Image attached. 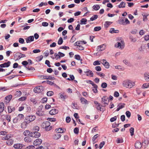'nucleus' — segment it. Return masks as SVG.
<instances>
[{
	"instance_id": "f257e3e1",
	"label": "nucleus",
	"mask_w": 149,
	"mask_h": 149,
	"mask_svg": "<svg viewBox=\"0 0 149 149\" xmlns=\"http://www.w3.org/2000/svg\"><path fill=\"white\" fill-rule=\"evenodd\" d=\"M123 84L127 88H131L134 85L135 83L130 80H126L123 82Z\"/></svg>"
},
{
	"instance_id": "f03ea898",
	"label": "nucleus",
	"mask_w": 149,
	"mask_h": 149,
	"mask_svg": "<svg viewBox=\"0 0 149 149\" xmlns=\"http://www.w3.org/2000/svg\"><path fill=\"white\" fill-rule=\"evenodd\" d=\"M43 107L42 105L40 106L37 109L36 114L38 116H41L45 115L44 112L42 110Z\"/></svg>"
},
{
	"instance_id": "7ed1b4c3",
	"label": "nucleus",
	"mask_w": 149,
	"mask_h": 149,
	"mask_svg": "<svg viewBox=\"0 0 149 149\" xmlns=\"http://www.w3.org/2000/svg\"><path fill=\"white\" fill-rule=\"evenodd\" d=\"M36 118V116L34 115L28 116H26L25 120L27 121V122L30 123L34 121Z\"/></svg>"
},
{
	"instance_id": "20e7f679",
	"label": "nucleus",
	"mask_w": 149,
	"mask_h": 149,
	"mask_svg": "<svg viewBox=\"0 0 149 149\" xmlns=\"http://www.w3.org/2000/svg\"><path fill=\"white\" fill-rule=\"evenodd\" d=\"M115 47L122 49L124 47V43L123 41H121V42H117L115 45Z\"/></svg>"
},
{
	"instance_id": "39448f33",
	"label": "nucleus",
	"mask_w": 149,
	"mask_h": 149,
	"mask_svg": "<svg viewBox=\"0 0 149 149\" xmlns=\"http://www.w3.org/2000/svg\"><path fill=\"white\" fill-rule=\"evenodd\" d=\"M109 102L108 97L107 96H103L102 98V103L104 104V106H105L106 105L108 104Z\"/></svg>"
},
{
	"instance_id": "423d86ee",
	"label": "nucleus",
	"mask_w": 149,
	"mask_h": 149,
	"mask_svg": "<svg viewBox=\"0 0 149 149\" xmlns=\"http://www.w3.org/2000/svg\"><path fill=\"white\" fill-rule=\"evenodd\" d=\"M106 47L105 44L97 46V50L98 52L103 51L105 49Z\"/></svg>"
},
{
	"instance_id": "0eeeda50",
	"label": "nucleus",
	"mask_w": 149,
	"mask_h": 149,
	"mask_svg": "<svg viewBox=\"0 0 149 149\" xmlns=\"http://www.w3.org/2000/svg\"><path fill=\"white\" fill-rule=\"evenodd\" d=\"M33 90L36 93H40L43 91L42 87V86H39L36 87L34 88Z\"/></svg>"
},
{
	"instance_id": "6e6552de",
	"label": "nucleus",
	"mask_w": 149,
	"mask_h": 149,
	"mask_svg": "<svg viewBox=\"0 0 149 149\" xmlns=\"http://www.w3.org/2000/svg\"><path fill=\"white\" fill-rule=\"evenodd\" d=\"M31 136L35 138H38L40 136V133L38 132L34 131L31 133Z\"/></svg>"
},
{
	"instance_id": "1a4fd4ad",
	"label": "nucleus",
	"mask_w": 149,
	"mask_h": 149,
	"mask_svg": "<svg viewBox=\"0 0 149 149\" xmlns=\"http://www.w3.org/2000/svg\"><path fill=\"white\" fill-rule=\"evenodd\" d=\"M42 142V141L41 139H38L34 141L33 144L35 146H37L41 144Z\"/></svg>"
},
{
	"instance_id": "9d476101",
	"label": "nucleus",
	"mask_w": 149,
	"mask_h": 149,
	"mask_svg": "<svg viewBox=\"0 0 149 149\" xmlns=\"http://www.w3.org/2000/svg\"><path fill=\"white\" fill-rule=\"evenodd\" d=\"M101 63L104 66L105 68H108L109 67V64L107 61L104 59H103L102 60Z\"/></svg>"
},
{
	"instance_id": "9b49d317",
	"label": "nucleus",
	"mask_w": 149,
	"mask_h": 149,
	"mask_svg": "<svg viewBox=\"0 0 149 149\" xmlns=\"http://www.w3.org/2000/svg\"><path fill=\"white\" fill-rule=\"evenodd\" d=\"M11 62L10 61L7 63H5L0 65V66L1 68L8 67L10 66Z\"/></svg>"
},
{
	"instance_id": "f8f14e48",
	"label": "nucleus",
	"mask_w": 149,
	"mask_h": 149,
	"mask_svg": "<svg viewBox=\"0 0 149 149\" xmlns=\"http://www.w3.org/2000/svg\"><path fill=\"white\" fill-rule=\"evenodd\" d=\"M134 145L136 148V149H140L142 146L141 143L139 141H136Z\"/></svg>"
},
{
	"instance_id": "ddd939ff",
	"label": "nucleus",
	"mask_w": 149,
	"mask_h": 149,
	"mask_svg": "<svg viewBox=\"0 0 149 149\" xmlns=\"http://www.w3.org/2000/svg\"><path fill=\"white\" fill-rule=\"evenodd\" d=\"M86 43V42L84 41H77L74 43L75 46H79L81 45L84 44H85Z\"/></svg>"
},
{
	"instance_id": "4468645a",
	"label": "nucleus",
	"mask_w": 149,
	"mask_h": 149,
	"mask_svg": "<svg viewBox=\"0 0 149 149\" xmlns=\"http://www.w3.org/2000/svg\"><path fill=\"white\" fill-rule=\"evenodd\" d=\"M34 39V36H31L28 37L26 39V40L27 43H30L31 42L33 41Z\"/></svg>"
},
{
	"instance_id": "2eb2a0df",
	"label": "nucleus",
	"mask_w": 149,
	"mask_h": 149,
	"mask_svg": "<svg viewBox=\"0 0 149 149\" xmlns=\"http://www.w3.org/2000/svg\"><path fill=\"white\" fill-rule=\"evenodd\" d=\"M58 111L56 109H53L49 112V114L51 115H54L58 113Z\"/></svg>"
},
{
	"instance_id": "dca6fc26",
	"label": "nucleus",
	"mask_w": 149,
	"mask_h": 149,
	"mask_svg": "<svg viewBox=\"0 0 149 149\" xmlns=\"http://www.w3.org/2000/svg\"><path fill=\"white\" fill-rule=\"evenodd\" d=\"M29 123L27 122L26 120L25 121L23 122L21 124V127L22 128H25L28 126L29 124Z\"/></svg>"
},
{
	"instance_id": "f3484780",
	"label": "nucleus",
	"mask_w": 149,
	"mask_h": 149,
	"mask_svg": "<svg viewBox=\"0 0 149 149\" xmlns=\"http://www.w3.org/2000/svg\"><path fill=\"white\" fill-rule=\"evenodd\" d=\"M8 112L9 113H10L14 112L15 110L14 107L12 106H9L8 107Z\"/></svg>"
},
{
	"instance_id": "a211bd4d",
	"label": "nucleus",
	"mask_w": 149,
	"mask_h": 149,
	"mask_svg": "<svg viewBox=\"0 0 149 149\" xmlns=\"http://www.w3.org/2000/svg\"><path fill=\"white\" fill-rule=\"evenodd\" d=\"M50 123L49 122L46 121L42 123V126L43 128L45 129V127H47L49 126H50Z\"/></svg>"
},
{
	"instance_id": "6ab92c4d",
	"label": "nucleus",
	"mask_w": 149,
	"mask_h": 149,
	"mask_svg": "<svg viewBox=\"0 0 149 149\" xmlns=\"http://www.w3.org/2000/svg\"><path fill=\"white\" fill-rule=\"evenodd\" d=\"M22 144L20 143L16 144L14 145L13 147L17 149H21L23 147Z\"/></svg>"
},
{
	"instance_id": "aec40b11",
	"label": "nucleus",
	"mask_w": 149,
	"mask_h": 149,
	"mask_svg": "<svg viewBox=\"0 0 149 149\" xmlns=\"http://www.w3.org/2000/svg\"><path fill=\"white\" fill-rule=\"evenodd\" d=\"M66 130L65 129L62 128H59L58 129H56L55 131L56 132L58 133H63Z\"/></svg>"
},
{
	"instance_id": "412c9836",
	"label": "nucleus",
	"mask_w": 149,
	"mask_h": 149,
	"mask_svg": "<svg viewBox=\"0 0 149 149\" xmlns=\"http://www.w3.org/2000/svg\"><path fill=\"white\" fill-rule=\"evenodd\" d=\"M11 136L10 134H8L6 136H1V139L3 140H8L10 138Z\"/></svg>"
},
{
	"instance_id": "4be33fe9",
	"label": "nucleus",
	"mask_w": 149,
	"mask_h": 149,
	"mask_svg": "<svg viewBox=\"0 0 149 149\" xmlns=\"http://www.w3.org/2000/svg\"><path fill=\"white\" fill-rule=\"evenodd\" d=\"M13 143V140L12 139H9L6 142V144L8 146H10L12 145Z\"/></svg>"
},
{
	"instance_id": "5701e85b",
	"label": "nucleus",
	"mask_w": 149,
	"mask_h": 149,
	"mask_svg": "<svg viewBox=\"0 0 149 149\" xmlns=\"http://www.w3.org/2000/svg\"><path fill=\"white\" fill-rule=\"evenodd\" d=\"M112 22L109 21H106L105 22L104 26L105 28H107L108 27L112 24Z\"/></svg>"
},
{
	"instance_id": "b1692460",
	"label": "nucleus",
	"mask_w": 149,
	"mask_h": 149,
	"mask_svg": "<svg viewBox=\"0 0 149 149\" xmlns=\"http://www.w3.org/2000/svg\"><path fill=\"white\" fill-rule=\"evenodd\" d=\"M81 102L82 104H88V102L85 98L83 97H81L80 99Z\"/></svg>"
},
{
	"instance_id": "393cba45",
	"label": "nucleus",
	"mask_w": 149,
	"mask_h": 149,
	"mask_svg": "<svg viewBox=\"0 0 149 149\" xmlns=\"http://www.w3.org/2000/svg\"><path fill=\"white\" fill-rule=\"evenodd\" d=\"M61 135L59 133H56L53 136V137L55 139L57 140L59 139L61 136Z\"/></svg>"
},
{
	"instance_id": "a878e982",
	"label": "nucleus",
	"mask_w": 149,
	"mask_h": 149,
	"mask_svg": "<svg viewBox=\"0 0 149 149\" xmlns=\"http://www.w3.org/2000/svg\"><path fill=\"white\" fill-rule=\"evenodd\" d=\"M4 103L1 102H0V113L2 112L4 109Z\"/></svg>"
},
{
	"instance_id": "bb28decb",
	"label": "nucleus",
	"mask_w": 149,
	"mask_h": 149,
	"mask_svg": "<svg viewBox=\"0 0 149 149\" xmlns=\"http://www.w3.org/2000/svg\"><path fill=\"white\" fill-rule=\"evenodd\" d=\"M144 77L146 81H149V73H145Z\"/></svg>"
},
{
	"instance_id": "cd10ccee",
	"label": "nucleus",
	"mask_w": 149,
	"mask_h": 149,
	"mask_svg": "<svg viewBox=\"0 0 149 149\" xmlns=\"http://www.w3.org/2000/svg\"><path fill=\"white\" fill-rule=\"evenodd\" d=\"M12 98V96L11 95H8L5 97L6 100V102L9 103Z\"/></svg>"
},
{
	"instance_id": "c85d7f7f",
	"label": "nucleus",
	"mask_w": 149,
	"mask_h": 149,
	"mask_svg": "<svg viewBox=\"0 0 149 149\" xmlns=\"http://www.w3.org/2000/svg\"><path fill=\"white\" fill-rule=\"evenodd\" d=\"M142 15L143 17V20L144 21H146L147 20L148 18H147V16H148V14L147 13H143L142 14Z\"/></svg>"
},
{
	"instance_id": "c756f323",
	"label": "nucleus",
	"mask_w": 149,
	"mask_h": 149,
	"mask_svg": "<svg viewBox=\"0 0 149 149\" xmlns=\"http://www.w3.org/2000/svg\"><path fill=\"white\" fill-rule=\"evenodd\" d=\"M85 72L86 73V75L87 76H90L91 77H93V73L91 71L88 70V71Z\"/></svg>"
},
{
	"instance_id": "7c9ffc66",
	"label": "nucleus",
	"mask_w": 149,
	"mask_h": 149,
	"mask_svg": "<svg viewBox=\"0 0 149 149\" xmlns=\"http://www.w3.org/2000/svg\"><path fill=\"white\" fill-rule=\"evenodd\" d=\"M87 21V19L84 18H82L80 20L81 24H86Z\"/></svg>"
},
{
	"instance_id": "2f4dec72",
	"label": "nucleus",
	"mask_w": 149,
	"mask_h": 149,
	"mask_svg": "<svg viewBox=\"0 0 149 149\" xmlns=\"http://www.w3.org/2000/svg\"><path fill=\"white\" fill-rule=\"evenodd\" d=\"M110 33H118L119 32L118 30H115L114 28H111L109 31Z\"/></svg>"
},
{
	"instance_id": "473e14b6",
	"label": "nucleus",
	"mask_w": 149,
	"mask_h": 149,
	"mask_svg": "<svg viewBox=\"0 0 149 149\" xmlns=\"http://www.w3.org/2000/svg\"><path fill=\"white\" fill-rule=\"evenodd\" d=\"M125 3L124 2H122L118 6V7L119 8H124L125 7Z\"/></svg>"
},
{
	"instance_id": "72a5a7b5",
	"label": "nucleus",
	"mask_w": 149,
	"mask_h": 149,
	"mask_svg": "<svg viewBox=\"0 0 149 149\" xmlns=\"http://www.w3.org/2000/svg\"><path fill=\"white\" fill-rule=\"evenodd\" d=\"M19 54L18 58H17L16 59V60H18L22 58L25 57H26V55L24 54H22L21 53H19Z\"/></svg>"
},
{
	"instance_id": "f704fd0d",
	"label": "nucleus",
	"mask_w": 149,
	"mask_h": 149,
	"mask_svg": "<svg viewBox=\"0 0 149 149\" xmlns=\"http://www.w3.org/2000/svg\"><path fill=\"white\" fill-rule=\"evenodd\" d=\"M119 24H120L123 25H125V20L124 18H122L119 21Z\"/></svg>"
},
{
	"instance_id": "c9c22d12",
	"label": "nucleus",
	"mask_w": 149,
	"mask_h": 149,
	"mask_svg": "<svg viewBox=\"0 0 149 149\" xmlns=\"http://www.w3.org/2000/svg\"><path fill=\"white\" fill-rule=\"evenodd\" d=\"M149 87V83H145L142 86L143 88H147Z\"/></svg>"
},
{
	"instance_id": "e433bc0d",
	"label": "nucleus",
	"mask_w": 149,
	"mask_h": 149,
	"mask_svg": "<svg viewBox=\"0 0 149 149\" xmlns=\"http://www.w3.org/2000/svg\"><path fill=\"white\" fill-rule=\"evenodd\" d=\"M116 142L117 143H121L123 142V139L118 138L116 140Z\"/></svg>"
},
{
	"instance_id": "4c0bfd02",
	"label": "nucleus",
	"mask_w": 149,
	"mask_h": 149,
	"mask_svg": "<svg viewBox=\"0 0 149 149\" xmlns=\"http://www.w3.org/2000/svg\"><path fill=\"white\" fill-rule=\"evenodd\" d=\"M100 8V6L98 5H94L93 6V8L95 10H98Z\"/></svg>"
},
{
	"instance_id": "58836bf2",
	"label": "nucleus",
	"mask_w": 149,
	"mask_h": 149,
	"mask_svg": "<svg viewBox=\"0 0 149 149\" xmlns=\"http://www.w3.org/2000/svg\"><path fill=\"white\" fill-rule=\"evenodd\" d=\"M17 118L18 119L21 120L24 118V116L22 114H19L17 116Z\"/></svg>"
},
{
	"instance_id": "ea45409f",
	"label": "nucleus",
	"mask_w": 149,
	"mask_h": 149,
	"mask_svg": "<svg viewBox=\"0 0 149 149\" xmlns=\"http://www.w3.org/2000/svg\"><path fill=\"white\" fill-rule=\"evenodd\" d=\"M72 107L74 109H78L77 108V105L76 103L74 102H72Z\"/></svg>"
},
{
	"instance_id": "a19ab883",
	"label": "nucleus",
	"mask_w": 149,
	"mask_h": 149,
	"mask_svg": "<svg viewBox=\"0 0 149 149\" xmlns=\"http://www.w3.org/2000/svg\"><path fill=\"white\" fill-rule=\"evenodd\" d=\"M97 18V15H94L90 18V20L91 21H93L96 19Z\"/></svg>"
},
{
	"instance_id": "79ce46f5",
	"label": "nucleus",
	"mask_w": 149,
	"mask_h": 149,
	"mask_svg": "<svg viewBox=\"0 0 149 149\" xmlns=\"http://www.w3.org/2000/svg\"><path fill=\"white\" fill-rule=\"evenodd\" d=\"M6 119L8 121V122H10L11 121V117L10 115H5Z\"/></svg>"
},
{
	"instance_id": "37998d69",
	"label": "nucleus",
	"mask_w": 149,
	"mask_h": 149,
	"mask_svg": "<svg viewBox=\"0 0 149 149\" xmlns=\"http://www.w3.org/2000/svg\"><path fill=\"white\" fill-rule=\"evenodd\" d=\"M134 129L133 127H131L130 129V131L131 136H132L134 135Z\"/></svg>"
},
{
	"instance_id": "c03bdc74",
	"label": "nucleus",
	"mask_w": 149,
	"mask_h": 149,
	"mask_svg": "<svg viewBox=\"0 0 149 149\" xmlns=\"http://www.w3.org/2000/svg\"><path fill=\"white\" fill-rule=\"evenodd\" d=\"M29 134L30 132L28 130H26L23 133L24 135L25 136H27L29 135Z\"/></svg>"
},
{
	"instance_id": "a18cd8bd",
	"label": "nucleus",
	"mask_w": 149,
	"mask_h": 149,
	"mask_svg": "<svg viewBox=\"0 0 149 149\" xmlns=\"http://www.w3.org/2000/svg\"><path fill=\"white\" fill-rule=\"evenodd\" d=\"M101 28L100 26H97L94 28V30L95 31H98L101 29Z\"/></svg>"
},
{
	"instance_id": "49530a36",
	"label": "nucleus",
	"mask_w": 149,
	"mask_h": 149,
	"mask_svg": "<svg viewBox=\"0 0 149 149\" xmlns=\"http://www.w3.org/2000/svg\"><path fill=\"white\" fill-rule=\"evenodd\" d=\"M63 42V40L62 38L61 37H60L58 41V45H61L62 44Z\"/></svg>"
},
{
	"instance_id": "de8ad7c7",
	"label": "nucleus",
	"mask_w": 149,
	"mask_h": 149,
	"mask_svg": "<svg viewBox=\"0 0 149 149\" xmlns=\"http://www.w3.org/2000/svg\"><path fill=\"white\" fill-rule=\"evenodd\" d=\"M105 143V142L104 141H103L101 142L99 146V148L100 149H101L102 148V147L103 146Z\"/></svg>"
},
{
	"instance_id": "09e8293b",
	"label": "nucleus",
	"mask_w": 149,
	"mask_h": 149,
	"mask_svg": "<svg viewBox=\"0 0 149 149\" xmlns=\"http://www.w3.org/2000/svg\"><path fill=\"white\" fill-rule=\"evenodd\" d=\"M125 104L124 103H120L118 105L119 107L121 109L125 107Z\"/></svg>"
},
{
	"instance_id": "8fccbe9b",
	"label": "nucleus",
	"mask_w": 149,
	"mask_h": 149,
	"mask_svg": "<svg viewBox=\"0 0 149 149\" xmlns=\"http://www.w3.org/2000/svg\"><path fill=\"white\" fill-rule=\"evenodd\" d=\"M26 97H20L18 99L19 101H24L26 100Z\"/></svg>"
},
{
	"instance_id": "3c124183",
	"label": "nucleus",
	"mask_w": 149,
	"mask_h": 149,
	"mask_svg": "<svg viewBox=\"0 0 149 149\" xmlns=\"http://www.w3.org/2000/svg\"><path fill=\"white\" fill-rule=\"evenodd\" d=\"M107 84L106 83H103L101 84V87L103 88H106L107 87Z\"/></svg>"
},
{
	"instance_id": "603ef678",
	"label": "nucleus",
	"mask_w": 149,
	"mask_h": 149,
	"mask_svg": "<svg viewBox=\"0 0 149 149\" xmlns=\"http://www.w3.org/2000/svg\"><path fill=\"white\" fill-rule=\"evenodd\" d=\"M125 114L126 116L128 118H129L131 116V113L129 111H127L126 113Z\"/></svg>"
},
{
	"instance_id": "864d4df0",
	"label": "nucleus",
	"mask_w": 149,
	"mask_h": 149,
	"mask_svg": "<svg viewBox=\"0 0 149 149\" xmlns=\"http://www.w3.org/2000/svg\"><path fill=\"white\" fill-rule=\"evenodd\" d=\"M74 132L76 134H78L79 132V128L77 127L75 128L74 130Z\"/></svg>"
},
{
	"instance_id": "5fc2aeb1",
	"label": "nucleus",
	"mask_w": 149,
	"mask_h": 149,
	"mask_svg": "<svg viewBox=\"0 0 149 149\" xmlns=\"http://www.w3.org/2000/svg\"><path fill=\"white\" fill-rule=\"evenodd\" d=\"M24 139L25 141L26 142H30L31 141V138L28 137H26Z\"/></svg>"
},
{
	"instance_id": "6e6d98bb",
	"label": "nucleus",
	"mask_w": 149,
	"mask_h": 149,
	"mask_svg": "<svg viewBox=\"0 0 149 149\" xmlns=\"http://www.w3.org/2000/svg\"><path fill=\"white\" fill-rule=\"evenodd\" d=\"M100 62L98 61H95L93 63V65H100Z\"/></svg>"
},
{
	"instance_id": "4d7b16f0",
	"label": "nucleus",
	"mask_w": 149,
	"mask_h": 149,
	"mask_svg": "<svg viewBox=\"0 0 149 149\" xmlns=\"http://www.w3.org/2000/svg\"><path fill=\"white\" fill-rule=\"evenodd\" d=\"M19 42L20 43L23 44L24 43V40L23 38H20L19 39Z\"/></svg>"
},
{
	"instance_id": "13d9d810",
	"label": "nucleus",
	"mask_w": 149,
	"mask_h": 149,
	"mask_svg": "<svg viewBox=\"0 0 149 149\" xmlns=\"http://www.w3.org/2000/svg\"><path fill=\"white\" fill-rule=\"evenodd\" d=\"M54 94V92L52 91H48L47 93V95L49 96H51Z\"/></svg>"
},
{
	"instance_id": "bf43d9fd",
	"label": "nucleus",
	"mask_w": 149,
	"mask_h": 149,
	"mask_svg": "<svg viewBox=\"0 0 149 149\" xmlns=\"http://www.w3.org/2000/svg\"><path fill=\"white\" fill-rule=\"evenodd\" d=\"M115 68L116 69L121 70H123V69L122 67L120 65L116 66L115 67Z\"/></svg>"
},
{
	"instance_id": "052dcab7",
	"label": "nucleus",
	"mask_w": 149,
	"mask_h": 149,
	"mask_svg": "<svg viewBox=\"0 0 149 149\" xmlns=\"http://www.w3.org/2000/svg\"><path fill=\"white\" fill-rule=\"evenodd\" d=\"M95 70L97 71H100L101 70V68L100 66H96L95 67Z\"/></svg>"
},
{
	"instance_id": "680f3d73",
	"label": "nucleus",
	"mask_w": 149,
	"mask_h": 149,
	"mask_svg": "<svg viewBox=\"0 0 149 149\" xmlns=\"http://www.w3.org/2000/svg\"><path fill=\"white\" fill-rule=\"evenodd\" d=\"M39 127L38 126H36L34 127L33 130L34 131L38 132L39 130Z\"/></svg>"
},
{
	"instance_id": "e2e57ef3",
	"label": "nucleus",
	"mask_w": 149,
	"mask_h": 149,
	"mask_svg": "<svg viewBox=\"0 0 149 149\" xmlns=\"http://www.w3.org/2000/svg\"><path fill=\"white\" fill-rule=\"evenodd\" d=\"M114 96L116 97H118L119 95V93L117 91H115L114 93Z\"/></svg>"
},
{
	"instance_id": "0e129e2a",
	"label": "nucleus",
	"mask_w": 149,
	"mask_h": 149,
	"mask_svg": "<svg viewBox=\"0 0 149 149\" xmlns=\"http://www.w3.org/2000/svg\"><path fill=\"white\" fill-rule=\"evenodd\" d=\"M59 58H60L61 57H63L65 56V54L60 52H58Z\"/></svg>"
},
{
	"instance_id": "69168bd1",
	"label": "nucleus",
	"mask_w": 149,
	"mask_h": 149,
	"mask_svg": "<svg viewBox=\"0 0 149 149\" xmlns=\"http://www.w3.org/2000/svg\"><path fill=\"white\" fill-rule=\"evenodd\" d=\"M117 119V117L116 116H115L113 117H112L110 119V121L111 122H113L115 121Z\"/></svg>"
},
{
	"instance_id": "338daca9",
	"label": "nucleus",
	"mask_w": 149,
	"mask_h": 149,
	"mask_svg": "<svg viewBox=\"0 0 149 149\" xmlns=\"http://www.w3.org/2000/svg\"><path fill=\"white\" fill-rule=\"evenodd\" d=\"M52 129V127L51 126H49L45 128V130L46 131H49L51 130Z\"/></svg>"
},
{
	"instance_id": "774afa93",
	"label": "nucleus",
	"mask_w": 149,
	"mask_h": 149,
	"mask_svg": "<svg viewBox=\"0 0 149 149\" xmlns=\"http://www.w3.org/2000/svg\"><path fill=\"white\" fill-rule=\"evenodd\" d=\"M74 20V19L73 18H70V19H68V21L67 22L68 23H70L73 22Z\"/></svg>"
}]
</instances>
